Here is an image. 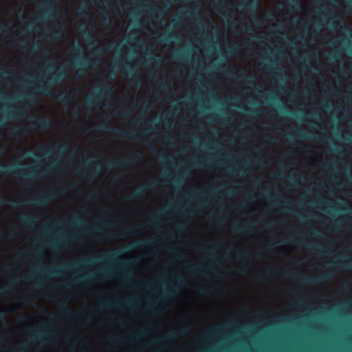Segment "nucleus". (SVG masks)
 I'll list each match as a JSON object with an SVG mask.
<instances>
[{"instance_id":"f257e3e1","label":"nucleus","mask_w":352,"mask_h":352,"mask_svg":"<svg viewBox=\"0 0 352 352\" xmlns=\"http://www.w3.org/2000/svg\"><path fill=\"white\" fill-rule=\"evenodd\" d=\"M120 250H113L109 252L105 256H93L89 258H86L80 261L74 262L72 263H66L61 265V268L56 269H47L38 270L39 276H36L32 275L29 278L31 279H39L41 276L45 277L51 276H58L63 274L65 272L64 270L67 271L74 270H84L87 267H89L96 263H113L118 262L122 269L121 274L126 283H130L133 276V272L129 268L131 262L129 261H122L120 258Z\"/></svg>"},{"instance_id":"6e6552de","label":"nucleus","mask_w":352,"mask_h":352,"mask_svg":"<svg viewBox=\"0 0 352 352\" xmlns=\"http://www.w3.org/2000/svg\"><path fill=\"white\" fill-rule=\"evenodd\" d=\"M188 328H182V329H179L171 330L170 331L168 332V333L166 336H164L160 339H155L153 341L155 342H160L164 341V340L168 341V340L178 339V338L184 336V335H186L188 333Z\"/></svg>"},{"instance_id":"473e14b6","label":"nucleus","mask_w":352,"mask_h":352,"mask_svg":"<svg viewBox=\"0 0 352 352\" xmlns=\"http://www.w3.org/2000/svg\"><path fill=\"white\" fill-rule=\"evenodd\" d=\"M102 163V161H99V160H92V157H88L82 163V164L86 166H89V165H91V164H95V165H98V164H100Z\"/></svg>"},{"instance_id":"dca6fc26","label":"nucleus","mask_w":352,"mask_h":352,"mask_svg":"<svg viewBox=\"0 0 352 352\" xmlns=\"http://www.w3.org/2000/svg\"><path fill=\"white\" fill-rule=\"evenodd\" d=\"M54 333L52 331H43V328L34 330L32 332V340L34 341H42L45 337H52Z\"/></svg>"},{"instance_id":"393cba45","label":"nucleus","mask_w":352,"mask_h":352,"mask_svg":"<svg viewBox=\"0 0 352 352\" xmlns=\"http://www.w3.org/2000/svg\"><path fill=\"white\" fill-rule=\"evenodd\" d=\"M253 228H254L253 226H249L245 228L237 226H234V232L235 233L243 234H250V233L252 232Z\"/></svg>"},{"instance_id":"6ab92c4d","label":"nucleus","mask_w":352,"mask_h":352,"mask_svg":"<svg viewBox=\"0 0 352 352\" xmlns=\"http://www.w3.org/2000/svg\"><path fill=\"white\" fill-rule=\"evenodd\" d=\"M329 277L330 276L329 274L322 275L315 278L305 277L302 279V282L306 285H314L327 280Z\"/></svg>"},{"instance_id":"1a4fd4ad","label":"nucleus","mask_w":352,"mask_h":352,"mask_svg":"<svg viewBox=\"0 0 352 352\" xmlns=\"http://www.w3.org/2000/svg\"><path fill=\"white\" fill-rule=\"evenodd\" d=\"M184 284V280L182 276H179L177 279V283L174 284L170 288L168 289H166L162 291L160 293V295L166 298L170 299L174 297L176 294L177 289H180Z\"/></svg>"},{"instance_id":"338daca9","label":"nucleus","mask_w":352,"mask_h":352,"mask_svg":"<svg viewBox=\"0 0 352 352\" xmlns=\"http://www.w3.org/2000/svg\"><path fill=\"white\" fill-rule=\"evenodd\" d=\"M333 226L336 228H341V223L338 221H335L333 223Z\"/></svg>"},{"instance_id":"7ed1b4c3","label":"nucleus","mask_w":352,"mask_h":352,"mask_svg":"<svg viewBox=\"0 0 352 352\" xmlns=\"http://www.w3.org/2000/svg\"><path fill=\"white\" fill-rule=\"evenodd\" d=\"M115 90V87L109 84H105L103 87L96 86L87 95L86 100L91 104L102 102L111 96Z\"/></svg>"},{"instance_id":"de8ad7c7","label":"nucleus","mask_w":352,"mask_h":352,"mask_svg":"<svg viewBox=\"0 0 352 352\" xmlns=\"http://www.w3.org/2000/svg\"><path fill=\"white\" fill-rule=\"evenodd\" d=\"M236 52V47H231L226 50V53L228 56L233 55Z\"/></svg>"},{"instance_id":"0e129e2a","label":"nucleus","mask_w":352,"mask_h":352,"mask_svg":"<svg viewBox=\"0 0 352 352\" xmlns=\"http://www.w3.org/2000/svg\"><path fill=\"white\" fill-rule=\"evenodd\" d=\"M102 21H103L104 23H105V24H109L111 23V20L109 16H103Z\"/></svg>"},{"instance_id":"20e7f679","label":"nucleus","mask_w":352,"mask_h":352,"mask_svg":"<svg viewBox=\"0 0 352 352\" xmlns=\"http://www.w3.org/2000/svg\"><path fill=\"white\" fill-rule=\"evenodd\" d=\"M47 71H54V73L47 78V82L49 85H58L62 82L66 78L65 69L54 63L49 64L47 66Z\"/></svg>"},{"instance_id":"f8f14e48","label":"nucleus","mask_w":352,"mask_h":352,"mask_svg":"<svg viewBox=\"0 0 352 352\" xmlns=\"http://www.w3.org/2000/svg\"><path fill=\"white\" fill-rule=\"evenodd\" d=\"M300 244L302 246L306 247L307 249H314L319 254H324V253L329 254V252L327 248L322 245H316L313 243H306V240L302 237L300 236Z\"/></svg>"},{"instance_id":"bb28decb","label":"nucleus","mask_w":352,"mask_h":352,"mask_svg":"<svg viewBox=\"0 0 352 352\" xmlns=\"http://www.w3.org/2000/svg\"><path fill=\"white\" fill-rule=\"evenodd\" d=\"M188 52L186 50H177L173 56V58L178 60H184L188 58Z\"/></svg>"},{"instance_id":"c756f323","label":"nucleus","mask_w":352,"mask_h":352,"mask_svg":"<svg viewBox=\"0 0 352 352\" xmlns=\"http://www.w3.org/2000/svg\"><path fill=\"white\" fill-rule=\"evenodd\" d=\"M122 135L127 137L128 138H129L132 140H134V141H137L141 137L140 134L136 131H131L129 133H126L122 132Z\"/></svg>"},{"instance_id":"ddd939ff","label":"nucleus","mask_w":352,"mask_h":352,"mask_svg":"<svg viewBox=\"0 0 352 352\" xmlns=\"http://www.w3.org/2000/svg\"><path fill=\"white\" fill-rule=\"evenodd\" d=\"M52 199L50 193H45L42 197H36L26 201L30 205L43 206L49 204Z\"/></svg>"},{"instance_id":"5fc2aeb1","label":"nucleus","mask_w":352,"mask_h":352,"mask_svg":"<svg viewBox=\"0 0 352 352\" xmlns=\"http://www.w3.org/2000/svg\"><path fill=\"white\" fill-rule=\"evenodd\" d=\"M184 178V177H178L174 178V182L178 185L180 186L182 184V179Z\"/></svg>"},{"instance_id":"f3484780","label":"nucleus","mask_w":352,"mask_h":352,"mask_svg":"<svg viewBox=\"0 0 352 352\" xmlns=\"http://www.w3.org/2000/svg\"><path fill=\"white\" fill-rule=\"evenodd\" d=\"M74 65L78 68V74L80 72H83L86 69L90 68L91 65V60L88 57H85L83 59H77L74 62Z\"/></svg>"},{"instance_id":"c03bdc74","label":"nucleus","mask_w":352,"mask_h":352,"mask_svg":"<svg viewBox=\"0 0 352 352\" xmlns=\"http://www.w3.org/2000/svg\"><path fill=\"white\" fill-rule=\"evenodd\" d=\"M111 304H112V302H111V301H108V300L102 301L100 303V307L102 308H109L111 305Z\"/></svg>"},{"instance_id":"864d4df0","label":"nucleus","mask_w":352,"mask_h":352,"mask_svg":"<svg viewBox=\"0 0 352 352\" xmlns=\"http://www.w3.org/2000/svg\"><path fill=\"white\" fill-rule=\"evenodd\" d=\"M33 155H34V153L30 150L26 151L24 154L25 157H31Z\"/></svg>"},{"instance_id":"774afa93","label":"nucleus","mask_w":352,"mask_h":352,"mask_svg":"<svg viewBox=\"0 0 352 352\" xmlns=\"http://www.w3.org/2000/svg\"><path fill=\"white\" fill-rule=\"evenodd\" d=\"M226 170L228 172H231L232 174H235L236 173V169L234 167L228 166L226 168Z\"/></svg>"},{"instance_id":"72a5a7b5","label":"nucleus","mask_w":352,"mask_h":352,"mask_svg":"<svg viewBox=\"0 0 352 352\" xmlns=\"http://www.w3.org/2000/svg\"><path fill=\"white\" fill-rule=\"evenodd\" d=\"M67 147L65 144H59L57 146L56 153L58 155H63V154H65L67 152Z\"/></svg>"},{"instance_id":"58836bf2","label":"nucleus","mask_w":352,"mask_h":352,"mask_svg":"<svg viewBox=\"0 0 352 352\" xmlns=\"http://www.w3.org/2000/svg\"><path fill=\"white\" fill-rule=\"evenodd\" d=\"M235 255L237 258H247L249 256V253L248 251L241 252V251H236Z\"/></svg>"},{"instance_id":"5701e85b","label":"nucleus","mask_w":352,"mask_h":352,"mask_svg":"<svg viewBox=\"0 0 352 352\" xmlns=\"http://www.w3.org/2000/svg\"><path fill=\"white\" fill-rule=\"evenodd\" d=\"M179 36L177 32H172L170 34H163L160 36V39L163 42H170L172 39H179Z\"/></svg>"},{"instance_id":"09e8293b","label":"nucleus","mask_w":352,"mask_h":352,"mask_svg":"<svg viewBox=\"0 0 352 352\" xmlns=\"http://www.w3.org/2000/svg\"><path fill=\"white\" fill-rule=\"evenodd\" d=\"M152 242H148V243H138L137 245L135 244H133L131 245V246L133 247V248H136V247H146L148 244L151 243Z\"/></svg>"},{"instance_id":"680f3d73","label":"nucleus","mask_w":352,"mask_h":352,"mask_svg":"<svg viewBox=\"0 0 352 352\" xmlns=\"http://www.w3.org/2000/svg\"><path fill=\"white\" fill-rule=\"evenodd\" d=\"M59 98L61 99V100H65L67 98V93L66 91H64V92H62L59 95Z\"/></svg>"},{"instance_id":"2f4dec72","label":"nucleus","mask_w":352,"mask_h":352,"mask_svg":"<svg viewBox=\"0 0 352 352\" xmlns=\"http://www.w3.org/2000/svg\"><path fill=\"white\" fill-rule=\"evenodd\" d=\"M287 3L289 7L292 10H297L301 8L300 4L297 0H289Z\"/></svg>"},{"instance_id":"4d7b16f0","label":"nucleus","mask_w":352,"mask_h":352,"mask_svg":"<svg viewBox=\"0 0 352 352\" xmlns=\"http://www.w3.org/2000/svg\"><path fill=\"white\" fill-rule=\"evenodd\" d=\"M274 270H267L265 271L264 272V275L266 276H272L274 274Z\"/></svg>"},{"instance_id":"423d86ee","label":"nucleus","mask_w":352,"mask_h":352,"mask_svg":"<svg viewBox=\"0 0 352 352\" xmlns=\"http://www.w3.org/2000/svg\"><path fill=\"white\" fill-rule=\"evenodd\" d=\"M116 274L115 271L111 267H104L101 269L98 273L94 275H84L79 277L78 279L84 282L92 280L98 278H107Z\"/></svg>"},{"instance_id":"9b49d317","label":"nucleus","mask_w":352,"mask_h":352,"mask_svg":"<svg viewBox=\"0 0 352 352\" xmlns=\"http://www.w3.org/2000/svg\"><path fill=\"white\" fill-rule=\"evenodd\" d=\"M330 268H352V259L346 260V257H342L333 261L328 265Z\"/></svg>"},{"instance_id":"a18cd8bd","label":"nucleus","mask_w":352,"mask_h":352,"mask_svg":"<svg viewBox=\"0 0 352 352\" xmlns=\"http://www.w3.org/2000/svg\"><path fill=\"white\" fill-rule=\"evenodd\" d=\"M340 56H341V54L340 52V51H337V52L336 54H329V58L331 59V60H336L338 58H339Z\"/></svg>"},{"instance_id":"3c124183","label":"nucleus","mask_w":352,"mask_h":352,"mask_svg":"<svg viewBox=\"0 0 352 352\" xmlns=\"http://www.w3.org/2000/svg\"><path fill=\"white\" fill-rule=\"evenodd\" d=\"M311 234L315 237H322V236L320 235V233L318 230H311Z\"/></svg>"},{"instance_id":"4be33fe9","label":"nucleus","mask_w":352,"mask_h":352,"mask_svg":"<svg viewBox=\"0 0 352 352\" xmlns=\"http://www.w3.org/2000/svg\"><path fill=\"white\" fill-rule=\"evenodd\" d=\"M36 127L40 130H47L51 127L52 121L48 118H41L35 122Z\"/></svg>"},{"instance_id":"c9c22d12","label":"nucleus","mask_w":352,"mask_h":352,"mask_svg":"<svg viewBox=\"0 0 352 352\" xmlns=\"http://www.w3.org/2000/svg\"><path fill=\"white\" fill-rule=\"evenodd\" d=\"M256 4L251 0H245V2L242 5V7L245 9H251L254 7Z\"/></svg>"},{"instance_id":"412c9836","label":"nucleus","mask_w":352,"mask_h":352,"mask_svg":"<svg viewBox=\"0 0 352 352\" xmlns=\"http://www.w3.org/2000/svg\"><path fill=\"white\" fill-rule=\"evenodd\" d=\"M137 230L133 228H127L124 230H122L121 232L116 233V234H111L107 236V238L111 239L114 238L115 236H120L123 235H129V236H133L137 234Z\"/></svg>"},{"instance_id":"b1692460","label":"nucleus","mask_w":352,"mask_h":352,"mask_svg":"<svg viewBox=\"0 0 352 352\" xmlns=\"http://www.w3.org/2000/svg\"><path fill=\"white\" fill-rule=\"evenodd\" d=\"M45 8L43 9L44 14L47 16H52L54 14V1L53 0H50L47 2L44 3Z\"/></svg>"},{"instance_id":"4c0bfd02","label":"nucleus","mask_w":352,"mask_h":352,"mask_svg":"<svg viewBox=\"0 0 352 352\" xmlns=\"http://www.w3.org/2000/svg\"><path fill=\"white\" fill-rule=\"evenodd\" d=\"M21 222L24 225L32 226V225H33V224H34L36 223V221L34 219H32L24 217V218H22Z\"/></svg>"},{"instance_id":"a19ab883","label":"nucleus","mask_w":352,"mask_h":352,"mask_svg":"<svg viewBox=\"0 0 352 352\" xmlns=\"http://www.w3.org/2000/svg\"><path fill=\"white\" fill-rule=\"evenodd\" d=\"M147 333V330L145 329L138 333H137L134 337H133V340H138L140 339H141L142 338H143Z\"/></svg>"},{"instance_id":"e2e57ef3","label":"nucleus","mask_w":352,"mask_h":352,"mask_svg":"<svg viewBox=\"0 0 352 352\" xmlns=\"http://www.w3.org/2000/svg\"><path fill=\"white\" fill-rule=\"evenodd\" d=\"M212 66L213 67H216L220 69H223L224 67H225V65H223V64H219V63H214L212 64Z\"/></svg>"},{"instance_id":"603ef678","label":"nucleus","mask_w":352,"mask_h":352,"mask_svg":"<svg viewBox=\"0 0 352 352\" xmlns=\"http://www.w3.org/2000/svg\"><path fill=\"white\" fill-rule=\"evenodd\" d=\"M11 73L8 71H0V78H3L6 76H10Z\"/></svg>"},{"instance_id":"2eb2a0df","label":"nucleus","mask_w":352,"mask_h":352,"mask_svg":"<svg viewBox=\"0 0 352 352\" xmlns=\"http://www.w3.org/2000/svg\"><path fill=\"white\" fill-rule=\"evenodd\" d=\"M80 32L85 36V41L89 45L94 47V51L96 53L99 52L98 48L96 47L97 40L93 37L87 30V28L85 25L80 28Z\"/></svg>"},{"instance_id":"bf43d9fd","label":"nucleus","mask_w":352,"mask_h":352,"mask_svg":"<svg viewBox=\"0 0 352 352\" xmlns=\"http://www.w3.org/2000/svg\"><path fill=\"white\" fill-rule=\"evenodd\" d=\"M148 61H153V63L157 66L161 64V61L160 60L154 58H150Z\"/></svg>"},{"instance_id":"69168bd1","label":"nucleus","mask_w":352,"mask_h":352,"mask_svg":"<svg viewBox=\"0 0 352 352\" xmlns=\"http://www.w3.org/2000/svg\"><path fill=\"white\" fill-rule=\"evenodd\" d=\"M299 136L302 138H309L311 135L307 133L300 132Z\"/></svg>"},{"instance_id":"8fccbe9b","label":"nucleus","mask_w":352,"mask_h":352,"mask_svg":"<svg viewBox=\"0 0 352 352\" xmlns=\"http://www.w3.org/2000/svg\"><path fill=\"white\" fill-rule=\"evenodd\" d=\"M150 313L154 315L160 313V309L157 307H152L150 309Z\"/></svg>"},{"instance_id":"aec40b11","label":"nucleus","mask_w":352,"mask_h":352,"mask_svg":"<svg viewBox=\"0 0 352 352\" xmlns=\"http://www.w3.org/2000/svg\"><path fill=\"white\" fill-rule=\"evenodd\" d=\"M60 307L64 315L67 316H77V314L69 307V302L65 299H61L60 300Z\"/></svg>"},{"instance_id":"c85d7f7f","label":"nucleus","mask_w":352,"mask_h":352,"mask_svg":"<svg viewBox=\"0 0 352 352\" xmlns=\"http://www.w3.org/2000/svg\"><path fill=\"white\" fill-rule=\"evenodd\" d=\"M220 247V244L216 243V244H211V245H206L201 248V252L210 254V256L212 258L214 257V254L211 253L210 251V248H212L214 249H218Z\"/></svg>"},{"instance_id":"7c9ffc66","label":"nucleus","mask_w":352,"mask_h":352,"mask_svg":"<svg viewBox=\"0 0 352 352\" xmlns=\"http://www.w3.org/2000/svg\"><path fill=\"white\" fill-rule=\"evenodd\" d=\"M34 95L35 94L34 93L27 91L26 87H24V91L20 93L19 95L16 96L14 98H16L17 99H21V98H28V97H32V96H34Z\"/></svg>"},{"instance_id":"a878e982","label":"nucleus","mask_w":352,"mask_h":352,"mask_svg":"<svg viewBox=\"0 0 352 352\" xmlns=\"http://www.w3.org/2000/svg\"><path fill=\"white\" fill-rule=\"evenodd\" d=\"M187 270L195 275H204V271L198 265L190 264L187 266Z\"/></svg>"},{"instance_id":"4468645a","label":"nucleus","mask_w":352,"mask_h":352,"mask_svg":"<svg viewBox=\"0 0 352 352\" xmlns=\"http://www.w3.org/2000/svg\"><path fill=\"white\" fill-rule=\"evenodd\" d=\"M148 189V187L146 186H141L139 188H138L133 193H131L129 196L124 198V200L126 201H131L137 200L140 198H141L147 190Z\"/></svg>"},{"instance_id":"e433bc0d","label":"nucleus","mask_w":352,"mask_h":352,"mask_svg":"<svg viewBox=\"0 0 352 352\" xmlns=\"http://www.w3.org/2000/svg\"><path fill=\"white\" fill-rule=\"evenodd\" d=\"M138 302L137 298H133L131 300H129L126 301L125 302L122 303V305L129 308L131 307L133 305H135Z\"/></svg>"},{"instance_id":"49530a36","label":"nucleus","mask_w":352,"mask_h":352,"mask_svg":"<svg viewBox=\"0 0 352 352\" xmlns=\"http://www.w3.org/2000/svg\"><path fill=\"white\" fill-rule=\"evenodd\" d=\"M23 304L25 305H31L33 304V301L31 298L27 297L23 300Z\"/></svg>"},{"instance_id":"0eeeda50","label":"nucleus","mask_w":352,"mask_h":352,"mask_svg":"<svg viewBox=\"0 0 352 352\" xmlns=\"http://www.w3.org/2000/svg\"><path fill=\"white\" fill-rule=\"evenodd\" d=\"M133 160V155H130L122 160L110 161L107 164V168L109 169L128 168L131 164Z\"/></svg>"},{"instance_id":"6e6d98bb","label":"nucleus","mask_w":352,"mask_h":352,"mask_svg":"<svg viewBox=\"0 0 352 352\" xmlns=\"http://www.w3.org/2000/svg\"><path fill=\"white\" fill-rule=\"evenodd\" d=\"M22 203H23V201H14L13 203H12V204L9 205L11 207H20L22 204Z\"/></svg>"},{"instance_id":"ea45409f","label":"nucleus","mask_w":352,"mask_h":352,"mask_svg":"<svg viewBox=\"0 0 352 352\" xmlns=\"http://www.w3.org/2000/svg\"><path fill=\"white\" fill-rule=\"evenodd\" d=\"M72 223L77 226H81L84 225V221L76 216L72 219Z\"/></svg>"},{"instance_id":"37998d69","label":"nucleus","mask_w":352,"mask_h":352,"mask_svg":"<svg viewBox=\"0 0 352 352\" xmlns=\"http://www.w3.org/2000/svg\"><path fill=\"white\" fill-rule=\"evenodd\" d=\"M268 198L272 200H276L278 198H280V194L279 193H270L267 195Z\"/></svg>"},{"instance_id":"cd10ccee","label":"nucleus","mask_w":352,"mask_h":352,"mask_svg":"<svg viewBox=\"0 0 352 352\" xmlns=\"http://www.w3.org/2000/svg\"><path fill=\"white\" fill-rule=\"evenodd\" d=\"M156 84L163 91H169L170 90V84L166 80H158L156 81Z\"/></svg>"},{"instance_id":"052dcab7","label":"nucleus","mask_w":352,"mask_h":352,"mask_svg":"<svg viewBox=\"0 0 352 352\" xmlns=\"http://www.w3.org/2000/svg\"><path fill=\"white\" fill-rule=\"evenodd\" d=\"M89 230L94 232H99L100 231H101V229L99 227H93L89 228Z\"/></svg>"},{"instance_id":"9d476101","label":"nucleus","mask_w":352,"mask_h":352,"mask_svg":"<svg viewBox=\"0 0 352 352\" xmlns=\"http://www.w3.org/2000/svg\"><path fill=\"white\" fill-rule=\"evenodd\" d=\"M235 326H236V323L232 322V323L228 324L226 325H218V326L213 327L210 328V329H208L206 332V333H205L206 339H210L212 337L217 336L221 332L225 331L226 329H227L230 327H235Z\"/></svg>"},{"instance_id":"f03ea898","label":"nucleus","mask_w":352,"mask_h":352,"mask_svg":"<svg viewBox=\"0 0 352 352\" xmlns=\"http://www.w3.org/2000/svg\"><path fill=\"white\" fill-rule=\"evenodd\" d=\"M36 172V167L32 166L22 168L17 164H12L8 166L0 164V173H4L8 175L21 177L25 181L33 178Z\"/></svg>"},{"instance_id":"f704fd0d","label":"nucleus","mask_w":352,"mask_h":352,"mask_svg":"<svg viewBox=\"0 0 352 352\" xmlns=\"http://www.w3.org/2000/svg\"><path fill=\"white\" fill-rule=\"evenodd\" d=\"M37 91L42 94L48 95L50 94V90L45 85H37L36 86Z\"/></svg>"},{"instance_id":"13d9d810","label":"nucleus","mask_w":352,"mask_h":352,"mask_svg":"<svg viewBox=\"0 0 352 352\" xmlns=\"http://www.w3.org/2000/svg\"><path fill=\"white\" fill-rule=\"evenodd\" d=\"M112 223V221L106 220V219H102L100 221V224L103 226H109Z\"/></svg>"},{"instance_id":"39448f33","label":"nucleus","mask_w":352,"mask_h":352,"mask_svg":"<svg viewBox=\"0 0 352 352\" xmlns=\"http://www.w3.org/2000/svg\"><path fill=\"white\" fill-rule=\"evenodd\" d=\"M226 74L228 76L234 77L238 80L245 81L248 83L249 89H252L255 92H259L257 87L254 86L255 83V75L254 74H245L243 70H240L236 75L234 69L231 67H228L226 69Z\"/></svg>"},{"instance_id":"a211bd4d","label":"nucleus","mask_w":352,"mask_h":352,"mask_svg":"<svg viewBox=\"0 0 352 352\" xmlns=\"http://www.w3.org/2000/svg\"><path fill=\"white\" fill-rule=\"evenodd\" d=\"M188 196L193 199H197L201 197L202 201L199 202L200 206H204L208 201V198L206 196V192L204 191L197 192L194 190H190L188 192Z\"/></svg>"},{"instance_id":"79ce46f5","label":"nucleus","mask_w":352,"mask_h":352,"mask_svg":"<svg viewBox=\"0 0 352 352\" xmlns=\"http://www.w3.org/2000/svg\"><path fill=\"white\" fill-rule=\"evenodd\" d=\"M45 312V314L46 316V317L48 318V319H50V320H54L57 318V315L55 314H53V313H51V312H49L47 310H45L44 311Z\"/></svg>"}]
</instances>
